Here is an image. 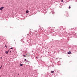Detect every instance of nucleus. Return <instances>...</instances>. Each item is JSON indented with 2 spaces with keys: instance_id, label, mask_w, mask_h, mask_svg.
<instances>
[{
  "instance_id": "f257e3e1",
  "label": "nucleus",
  "mask_w": 77,
  "mask_h": 77,
  "mask_svg": "<svg viewBox=\"0 0 77 77\" xmlns=\"http://www.w3.org/2000/svg\"><path fill=\"white\" fill-rule=\"evenodd\" d=\"M2 39H3V41H4V40H3L4 39V40H6V39H5V38H2V37H0V40L1 41H2Z\"/></svg>"
},
{
  "instance_id": "f03ea898",
  "label": "nucleus",
  "mask_w": 77,
  "mask_h": 77,
  "mask_svg": "<svg viewBox=\"0 0 77 77\" xmlns=\"http://www.w3.org/2000/svg\"><path fill=\"white\" fill-rule=\"evenodd\" d=\"M3 9H4V7H1L0 8V11H2V10H3Z\"/></svg>"
},
{
  "instance_id": "7ed1b4c3",
  "label": "nucleus",
  "mask_w": 77,
  "mask_h": 77,
  "mask_svg": "<svg viewBox=\"0 0 77 77\" xmlns=\"http://www.w3.org/2000/svg\"><path fill=\"white\" fill-rule=\"evenodd\" d=\"M30 55V54L29 53H28L27 54H26V55L28 57H29Z\"/></svg>"
},
{
  "instance_id": "20e7f679",
  "label": "nucleus",
  "mask_w": 77,
  "mask_h": 77,
  "mask_svg": "<svg viewBox=\"0 0 77 77\" xmlns=\"http://www.w3.org/2000/svg\"><path fill=\"white\" fill-rule=\"evenodd\" d=\"M71 53V51H69L68 52V54H70Z\"/></svg>"
},
{
  "instance_id": "39448f33",
  "label": "nucleus",
  "mask_w": 77,
  "mask_h": 77,
  "mask_svg": "<svg viewBox=\"0 0 77 77\" xmlns=\"http://www.w3.org/2000/svg\"><path fill=\"white\" fill-rule=\"evenodd\" d=\"M9 50L8 51H6L5 52V53L6 54H8V53H9Z\"/></svg>"
},
{
  "instance_id": "423d86ee",
  "label": "nucleus",
  "mask_w": 77,
  "mask_h": 77,
  "mask_svg": "<svg viewBox=\"0 0 77 77\" xmlns=\"http://www.w3.org/2000/svg\"><path fill=\"white\" fill-rule=\"evenodd\" d=\"M26 14H28V13H29V10H27L26 11Z\"/></svg>"
},
{
  "instance_id": "0eeeda50",
  "label": "nucleus",
  "mask_w": 77,
  "mask_h": 77,
  "mask_svg": "<svg viewBox=\"0 0 77 77\" xmlns=\"http://www.w3.org/2000/svg\"><path fill=\"white\" fill-rule=\"evenodd\" d=\"M54 71H52L51 72V73H54Z\"/></svg>"
},
{
  "instance_id": "6e6552de",
  "label": "nucleus",
  "mask_w": 77,
  "mask_h": 77,
  "mask_svg": "<svg viewBox=\"0 0 77 77\" xmlns=\"http://www.w3.org/2000/svg\"><path fill=\"white\" fill-rule=\"evenodd\" d=\"M5 47H6V48H7V46H6V45H5Z\"/></svg>"
},
{
  "instance_id": "1a4fd4ad",
  "label": "nucleus",
  "mask_w": 77,
  "mask_h": 77,
  "mask_svg": "<svg viewBox=\"0 0 77 77\" xmlns=\"http://www.w3.org/2000/svg\"><path fill=\"white\" fill-rule=\"evenodd\" d=\"M10 49H13V48L12 47H11V48H10Z\"/></svg>"
},
{
  "instance_id": "9d476101",
  "label": "nucleus",
  "mask_w": 77,
  "mask_h": 77,
  "mask_svg": "<svg viewBox=\"0 0 77 77\" xmlns=\"http://www.w3.org/2000/svg\"><path fill=\"white\" fill-rule=\"evenodd\" d=\"M20 66H23V64H20Z\"/></svg>"
},
{
  "instance_id": "9b49d317",
  "label": "nucleus",
  "mask_w": 77,
  "mask_h": 77,
  "mask_svg": "<svg viewBox=\"0 0 77 77\" xmlns=\"http://www.w3.org/2000/svg\"><path fill=\"white\" fill-rule=\"evenodd\" d=\"M69 9H70L71 8V7L70 6H69Z\"/></svg>"
},
{
  "instance_id": "f8f14e48",
  "label": "nucleus",
  "mask_w": 77,
  "mask_h": 77,
  "mask_svg": "<svg viewBox=\"0 0 77 77\" xmlns=\"http://www.w3.org/2000/svg\"><path fill=\"white\" fill-rule=\"evenodd\" d=\"M25 61H27V59H25Z\"/></svg>"
},
{
  "instance_id": "ddd939ff",
  "label": "nucleus",
  "mask_w": 77,
  "mask_h": 77,
  "mask_svg": "<svg viewBox=\"0 0 77 77\" xmlns=\"http://www.w3.org/2000/svg\"><path fill=\"white\" fill-rule=\"evenodd\" d=\"M61 2H63V0H62Z\"/></svg>"
},
{
  "instance_id": "4468645a",
  "label": "nucleus",
  "mask_w": 77,
  "mask_h": 77,
  "mask_svg": "<svg viewBox=\"0 0 77 77\" xmlns=\"http://www.w3.org/2000/svg\"><path fill=\"white\" fill-rule=\"evenodd\" d=\"M23 56H24V57H26V55H23Z\"/></svg>"
},
{
  "instance_id": "2eb2a0df",
  "label": "nucleus",
  "mask_w": 77,
  "mask_h": 77,
  "mask_svg": "<svg viewBox=\"0 0 77 77\" xmlns=\"http://www.w3.org/2000/svg\"><path fill=\"white\" fill-rule=\"evenodd\" d=\"M10 53H11V52H12V51H10Z\"/></svg>"
},
{
  "instance_id": "dca6fc26",
  "label": "nucleus",
  "mask_w": 77,
  "mask_h": 77,
  "mask_svg": "<svg viewBox=\"0 0 77 77\" xmlns=\"http://www.w3.org/2000/svg\"><path fill=\"white\" fill-rule=\"evenodd\" d=\"M1 59H2V57H1Z\"/></svg>"
},
{
  "instance_id": "f3484780",
  "label": "nucleus",
  "mask_w": 77,
  "mask_h": 77,
  "mask_svg": "<svg viewBox=\"0 0 77 77\" xmlns=\"http://www.w3.org/2000/svg\"><path fill=\"white\" fill-rule=\"evenodd\" d=\"M2 68V67H0V69H1V68Z\"/></svg>"
},
{
  "instance_id": "a211bd4d",
  "label": "nucleus",
  "mask_w": 77,
  "mask_h": 77,
  "mask_svg": "<svg viewBox=\"0 0 77 77\" xmlns=\"http://www.w3.org/2000/svg\"><path fill=\"white\" fill-rule=\"evenodd\" d=\"M1 67H2V66H1Z\"/></svg>"
}]
</instances>
